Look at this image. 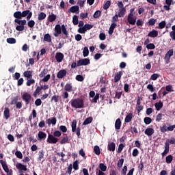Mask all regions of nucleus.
I'll return each instance as SVG.
<instances>
[{
    "label": "nucleus",
    "mask_w": 175,
    "mask_h": 175,
    "mask_svg": "<svg viewBox=\"0 0 175 175\" xmlns=\"http://www.w3.org/2000/svg\"><path fill=\"white\" fill-rule=\"evenodd\" d=\"M70 103L74 109H83L84 107V100L83 98H72Z\"/></svg>",
    "instance_id": "f257e3e1"
},
{
    "label": "nucleus",
    "mask_w": 175,
    "mask_h": 175,
    "mask_svg": "<svg viewBox=\"0 0 175 175\" xmlns=\"http://www.w3.org/2000/svg\"><path fill=\"white\" fill-rule=\"evenodd\" d=\"M136 20H137V17L135 16V8H131L127 16V21L130 25H135Z\"/></svg>",
    "instance_id": "f03ea898"
},
{
    "label": "nucleus",
    "mask_w": 175,
    "mask_h": 175,
    "mask_svg": "<svg viewBox=\"0 0 175 175\" xmlns=\"http://www.w3.org/2000/svg\"><path fill=\"white\" fill-rule=\"evenodd\" d=\"M14 23L19 25L16 27V31H24V29H25V27L24 25H27V21L15 19Z\"/></svg>",
    "instance_id": "7ed1b4c3"
},
{
    "label": "nucleus",
    "mask_w": 175,
    "mask_h": 175,
    "mask_svg": "<svg viewBox=\"0 0 175 175\" xmlns=\"http://www.w3.org/2000/svg\"><path fill=\"white\" fill-rule=\"evenodd\" d=\"M0 163L5 173H7V175H12L13 174V170H9V167H8V164H6V162L3 161V160H0ZM1 175H5V174L1 173Z\"/></svg>",
    "instance_id": "20e7f679"
},
{
    "label": "nucleus",
    "mask_w": 175,
    "mask_h": 175,
    "mask_svg": "<svg viewBox=\"0 0 175 175\" xmlns=\"http://www.w3.org/2000/svg\"><path fill=\"white\" fill-rule=\"evenodd\" d=\"M173 54H174V51L173 49H170L167 53L165 54L164 57L165 62V64H170V58L172 57Z\"/></svg>",
    "instance_id": "39448f33"
},
{
    "label": "nucleus",
    "mask_w": 175,
    "mask_h": 175,
    "mask_svg": "<svg viewBox=\"0 0 175 175\" xmlns=\"http://www.w3.org/2000/svg\"><path fill=\"white\" fill-rule=\"evenodd\" d=\"M90 64L91 62L88 58L81 59L77 61V66H86V65H90Z\"/></svg>",
    "instance_id": "423d86ee"
},
{
    "label": "nucleus",
    "mask_w": 175,
    "mask_h": 175,
    "mask_svg": "<svg viewBox=\"0 0 175 175\" xmlns=\"http://www.w3.org/2000/svg\"><path fill=\"white\" fill-rule=\"evenodd\" d=\"M46 142L49 144H57L58 143V138L51 134H49Z\"/></svg>",
    "instance_id": "0eeeda50"
},
{
    "label": "nucleus",
    "mask_w": 175,
    "mask_h": 175,
    "mask_svg": "<svg viewBox=\"0 0 175 175\" xmlns=\"http://www.w3.org/2000/svg\"><path fill=\"white\" fill-rule=\"evenodd\" d=\"M31 98L32 97L28 92H25L22 96V99L25 102V105H29Z\"/></svg>",
    "instance_id": "6e6552de"
},
{
    "label": "nucleus",
    "mask_w": 175,
    "mask_h": 175,
    "mask_svg": "<svg viewBox=\"0 0 175 175\" xmlns=\"http://www.w3.org/2000/svg\"><path fill=\"white\" fill-rule=\"evenodd\" d=\"M62 31V26L61 25L57 24L55 27V33H54V36L55 38H58L59 35H61Z\"/></svg>",
    "instance_id": "1a4fd4ad"
},
{
    "label": "nucleus",
    "mask_w": 175,
    "mask_h": 175,
    "mask_svg": "<svg viewBox=\"0 0 175 175\" xmlns=\"http://www.w3.org/2000/svg\"><path fill=\"white\" fill-rule=\"evenodd\" d=\"M23 17H26L27 21H29V20H31V18L32 17V12L29 10L22 12V18Z\"/></svg>",
    "instance_id": "9d476101"
},
{
    "label": "nucleus",
    "mask_w": 175,
    "mask_h": 175,
    "mask_svg": "<svg viewBox=\"0 0 175 175\" xmlns=\"http://www.w3.org/2000/svg\"><path fill=\"white\" fill-rule=\"evenodd\" d=\"M80 10V7L79 5H74L70 8L68 10V13H76L79 14V11Z\"/></svg>",
    "instance_id": "9b49d317"
},
{
    "label": "nucleus",
    "mask_w": 175,
    "mask_h": 175,
    "mask_svg": "<svg viewBox=\"0 0 175 175\" xmlns=\"http://www.w3.org/2000/svg\"><path fill=\"white\" fill-rule=\"evenodd\" d=\"M46 137H47V134L43 131H39L38 134V140L41 142V140H45Z\"/></svg>",
    "instance_id": "f8f14e48"
},
{
    "label": "nucleus",
    "mask_w": 175,
    "mask_h": 175,
    "mask_svg": "<svg viewBox=\"0 0 175 175\" xmlns=\"http://www.w3.org/2000/svg\"><path fill=\"white\" fill-rule=\"evenodd\" d=\"M164 148H165L164 151L161 153L163 158V157H166L167 154H169V151H170L169 142L165 143Z\"/></svg>",
    "instance_id": "ddd939ff"
},
{
    "label": "nucleus",
    "mask_w": 175,
    "mask_h": 175,
    "mask_svg": "<svg viewBox=\"0 0 175 175\" xmlns=\"http://www.w3.org/2000/svg\"><path fill=\"white\" fill-rule=\"evenodd\" d=\"M66 70H60L57 74V79H64L66 76Z\"/></svg>",
    "instance_id": "4468645a"
},
{
    "label": "nucleus",
    "mask_w": 175,
    "mask_h": 175,
    "mask_svg": "<svg viewBox=\"0 0 175 175\" xmlns=\"http://www.w3.org/2000/svg\"><path fill=\"white\" fill-rule=\"evenodd\" d=\"M64 53L61 52H58L56 53L55 58L57 62H62V59H64Z\"/></svg>",
    "instance_id": "2eb2a0df"
},
{
    "label": "nucleus",
    "mask_w": 175,
    "mask_h": 175,
    "mask_svg": "<svg viewBox=\"0 0 175 175\" xmlns=\"http://www.w3.org/2000/svg\"><path fill=\"white\" fill-rule=\"evenodd\" d=\"M16 167L18 170H23V172H27V170H28L27 165H23L21 163H16Z\"/></svg>",
    "instance_id": "dca6fc26"
},
{
    "label": "nucleus",
    "mask_w": 175,
    "mask_h": 175,
    "mask_svg": "<svg viewBox=\"0 0 175 175\" xmlns=\"http://www.w3.org/2000/svg\"><path fill=\"white\" fill-rule=\"evenodd\" d=\"M46 124H48L49 126H50V125H55V124H57V118L53 117V118H51L46 120Z\"/></svg>",
    "instance_id": "f3484780"
},
{
    "label": "nucleus",
    "mask_w": 175,
    "mask_h": 175,
    "mask_svg": "<svg viewBox=\"0 0 175 175\" xmlns=\"http://www.w3.org/2000/svg\"><path fill=\"white\" fill-rule=\"evenodd\" d=\"M64 90L67 92H72L73 91V85H72V83H67L64 86Z\"/></svg>",
    "instance_id": "a211bd4d"
},
{
    "label": "nucleus",
    "mask_w": 175,
    "mask_h": 175,
    "mask_svg": "<svg viewBox=\"0 0 175 175\" xmlns=\"http://www.w3.org/2000/svg\"><path fill=\"white\" fill-rule=\"evenodd\" d=\"M121 76H122V72L119 71L118 72L114 77L113 81L114 83H118L120 80H121Z\"/></svg>",
    "instance_id": "6ab92c4d"
},
{
    "label": "nucleus",
    "mask_w": 175,
    "mask_h": 175,
    "mask_svg": "<svg viewBox=\"0 0 175 175\" xmlns=\"http://www.w3.org/2000/svg\"><path fill=\"white\" fill-rule=\"evenodd\" d=\"M33 73V70H27V71H25L23 72V76L24 77H26L27 79H32V75Z\"/></svg>",
    "instance_id": "aec40b11"
},
{
    "label": "nucleus",
    "mask_w": 175,
    "mask_h": 175,
    "mask_svg": "<svg viewBox=\"0 0 175 175\" xmlns=\"http://www.w3.org/2000/svg\"><path fill=\"white\" fill-rule=\"evenodd\" d=\"M3 116L5 120H9V118L10 117V109H9V108L5 107L4 109Z\"/></svg>",
    "instance_id": "412c9836"
},
{
    "label": "nucleus",
    "mask_w": 175,
    "mask_h": 175,
    "mask_svg": "<svg viewBox=\"0 0 175 175\" xmlns=\"http://www.w3.org/2000/svg\"><path fill=\"white\" fill-rule=\"evenodd\" d=\"M107 150L108 151H116V144L114 142L109 143L107 146Z\"/></svg>",
    "instance_id": "4be33fe9"
},
{
    "label": "nucleus",
    "mask_w": 175,
    "mask_h": 175,
    "mask_svg": "<svg viewBox=\"0 0 175 175\" xmlns=\"http://www.w3.org/2000/svg\"><path fill=\"white\" fill-rule=\"evenodd\" d=\"M148 36L149 38H157L158 36V31L152 29L148 33Z\"/></svg>",
    "instance_id": "5701e85b"
},
{
    "label": "nucleus",
    "mask_w": 175,
    "mask_h": 175,
    "mask_svg": "<svg viewBox=\"0 0 175 175\" xmlns=\"http://www.w3.org/2000/svg\"><path fill=\"white\" fill-rule=\"evenodd\" d=\"M154 129L148 128L145 130L144 133L147 136H152V135H154Z\"/></svg>",
    "instance_id": "b1692460"
},
{
    "label": "nucleus",
    "mask_w": 175,
    "mask_h": 175,
    "mask_svg": "<svg viewBox=\"0 0 175 175\" xmlns=\"http://www.w3.org/2000/svg\"><path fill=\"white\" fill-rule=\"evenodd\" d=\"M116 27H117V23H111V25L109 27L108 33L109 35H113V32H114V29H116Z\"/></svg>",
    "instance_id": "393cba45"
},
{
    "label": "nucleus",
    "mask_w": 175,
    "mask_h": 175,
    "mask_svg": "<svg viewBox=\"0 0 175 175\" xmlns=\"http://www.w3.org/2000/svg\"><path fill=\"white\" fill-rule=\"evenodd\" d=\"M154 107L156 110L157 111H159V110H161V109L163 107V103H162V101L160 100L159 103H156L154 104Z\"/></svg>",
    "instance_id": "a878e982"
},
{
    "label": "nucleus",
    "mask_w": 175,
    "mask_h": 175,
    "mask_svg": "<svg viewBox=\"0 0 175 175\" xmlns=\"http://www.w3.org/2000/svg\"><path fill=\"white\" fill-rule=\"evenodd\" d=\"M55 20H57V15L53 13L49 15L48 21H49V23H53V21H55Z\"/></svg>",
    "instance_id": "bb28decb"
},
{
    "label": "nucleus",
    "mask_w": 175,
    "mask_h": 175,
    "mask_svg": "<svg viewBox=\"0 0 175 175\" xmlns=\"http://www.w3.org/2000/svg\"><path fill=\"white\" fill-rule=\"evenodd\" d=\"M132 118H133V113H129L124 119V122H131L132 121Z\"/></svg>",
    "instance_id": "cd10ccee"
},
{
    "label": "nucleus",
    "mask_w": 175,
    "mask_h": 175,
    "mask_svg": "<svg viewBox=\"0 0 175 175\" xmlns=\"http://www.w3.org/2000/svg\"><path fill=\"white\" fill-rule=\"evenodd\" d=\"M14 17L16 19H21V18H23V12H21L20 11L15 12L14 13Z\"/></svg>",
    "instance_id": "c85d7f7f"
},
{
    "label": "nucleus",
    "mask_w": 175,
    "mask_h": 175,
    "mask_svg": "<svg viewBox=\"0 0 175 175\" xmlns=\"http://www.w3.org/2000/svg\"><path fill=\"white\" fill-rule=\"evenodd\" d=\"M115 129L117 130L121 129V119L118 118L115 122Z\"/></svg>",
    "instance_id": "c756f323"
},
{
    "label": "nucleus",
    "mask_w": 175,
    "mask_h": 175,
    "mask_svg": "<svg viewBox=\"0 0 175 175\" xmlns=\"http://www.w3.org/2000/svg\"><path fill=\"white\" fill-rule=\"evenodd\" d=\"M126 12V8H120L118 16H119V17H124V16H125Z\"/></svg>",
    "instance_id": "7c9ffc66"
},
{
    "label": "nucleus",
    "mask_w": 175,
    "mask_h": 175,
    "mask_svg": "<svg viewBox=\"0 0 175 175\" xmlns=\"http://www.w3.org/2000/svg\"><path fill=\"white\" fill-rule=\"evenodd\" d=\"M92 121H94V118L90 116L84 120V122H83V125H88L89 124H91Z\"/></svg>",
    "instance_id": "2f4dec72"
},
{
    "label": "nucleus",
    "mask_w": 175,
    "mask_h": 175,
    "mask_svg": "<svg viewBox=\"0 0 175 175\" xmlns=\"http://www.w3.org/2000/svg\"><path fill=\"white\" fill-rule=\"evenodd\" d=\"M41 91H42V88L40 86H37V88L33 93L34 98H36V96H38V95H40Z\"/></svg>",
    "instance_id": "473e14b6"
},
{
    "label": "nucleus",
    "mask_w": 175,
    "mask_h": 175,
    "mask_svg": "<svg viewBox=\"0 0 175 175\" xmlns=\"http://www.w3.org/2000/svg\"><path fill=\"white\" fill-rule=\"evenodd\" d=\"M46 13L40 12L38 14V20H39V21H42V20H44V18H46Z\"/></svg>",
    "instance_id": "72a5a7b5"
},
{
    "label": "nucleus",
    "mask_w": 175,
    "mask_h": 175,
    "mask_svg": "<svg viewBox=\"0 0 175 175\" xmlns=\"http://www.w3.org/2000/svg\"><path fill=\"white\" fill-rule=\"evenodd\" d=\"M44 158V150H41L38 152V161H42Z\"/></svg>",
    "instance_id": "f704fd0d"
},
{
    "label": "nucleus",
    "mask_w": 175,
    "mask_h": 175,
    "mask_svg": "<svg viewBox=\"0 0 175 175\" xmlns=\"http://www.w3.org/2000/svg\"><path fill=\"white\" fill-rule=\"evenodd\" d=\"M44 42H47L48 43H51V36L49 33H46L44 36Z\"/></svg>",
    "instance_id": "c9c22d12"
},
{
    "label": "nucleus",
    "mask_w": 175,
    "mask_h": 175,
    "mask_svg": "<svg viewBox=\"0 0 175 175\" xmlns=\"http://www.w3.org/2000/svg\"><path fill=\"white\" fill-rule=\"evenodd\" d=\"M73 169V165L72 164H70L68 167H67V170L66 172V173L64 174V175L66 174H72V170Z\"/></svg>",
    "instance_id": "e433bc0d"
},
{
    "label": "nucleus",
    "mask_w": 175,
    "mask_h": 175,
    "mask_svg": "<svg viewBox=\"0 0 175 175\" xmlns=\"http://www.w3.org/2000/svg\"><path fill=\"white\" fill-rule=\"evenodd\" d=\"M62 32L66 38L69 36V33H68V30H66V27H65V25H62Z\"/></svg>",
    "instance_id": "4c0bfd02"
},
{
    "label": "nucleus",
    "mask_w": 175,
    "mask_h": 175,
    "mask_svg": "<svg viewBox=\"0 0 175 175\" xmlns=\"http://www.w3.org/2000/svg\"><path fill=\"white\" fill-rule=\"evenodd\" d=\"M94 152L96 155H100V148L98 146H95L94 147Z\"/></svg>",
    "instance_id": "58836bf2"
},
{
    "label": "nucleus",
    "mask_w": 175,
    "mask_h": 175,
    "mask_svg": "<svg viewBox=\"0 0 175 175\" xmlns=\"http://www.w3.org/2000/svg\"><path fill=\"white\" fill-rule=\"evenodd\" d=\"M31 84H35V79L32 78L27 79L26 85L27 87H31Z\"/></svg>",
    "instance_id": "ea45409f"
},
{
    "label": "nucleus",
    "mask_w": 175,
    "mask_h": 175,
    "mask_svg": "<svg viewBox=\"0 0 175 175\" xmlns=\"http://www.w3.org/2000/svg\"><path fill=\"white\" fill-rule=\"evenodd\" d=\"M72 24L77 25L79 24V16L77 15H74L72 16Z\"/></svg>",
    "instance_id": "a19ab883"
},
{
    "label": "nucleus",
    "mask_w": 175,
    "mask_h": 175,
    "mask_svg": "<svg viewBox=\"0 0 175 175\" xmlns=\"http://www.w3.org/2000/svg\"><path fill=\"white\" fill-rule=\"evenodd\" d=\"M77 125V121L76 120H74L72 122L71 128H72V132H76V126Z\"/></svg>",
    "instance_id": "79ce46f5"
},
{
    "label": "nucleus",
    "mask_w": 175,
    "mask_h": 175,
    "mask_svg": "<svg viewBox=\"0 0 175 175\" xmlns=\"http://www.w3.org/2000/svg\"><path fill=\"white\" fill-rule=\"evenodd\" d=\"M99 169L100 170V172H106V170H107V166H106L105 165H104L103 163H100L99 164Z\"/></svg>",
    "instance_id": "37998d69"
},
{
    "label": "nucleus",
    "mask_w": 175,
    "mask_h": 175,
    "mask_svg": "<svg viewBox=\"0 0 175 175\" xmlns=\"http://www.w3.org/2000/svg\"><path fill=\"white\" fill-rule=\"evenodd\" d=\"M144 122H145L146 125H150L151 122H152V119L150 117H146L144 119Z\"/></svg>",
    "instance_id": "c03bdc74"
},
{
    "label": "nucleus",
    "mask_w": 175,
    "mask_h": 175,
    "mask_svg": "<svg viewBox=\"0 0 175 175\" xmlns=\"http://www.w3.org/2000/svg\"><path fill=\"white\" fill-rule=\"evenodd\" d=\"M166 163H172L173 162V157L172 154H170L165 157Z\"/></svg>",
    "instance_id": "a18cd8bd"
},
{
    "label": "nucleus",
    "mask_w": 175,
    "mask_h": 175,
    "mask_svg": "<svg viewBox=\"0 0 175 175\" xmlns=\"http://www.w3.org/2000/svg\"><path fill=\"white\" fill-rule=\"evenodd\" d=\"M83 57H88L90 54V51L88 50V47L85 46L83 51Z\"/></svg>",
    "instance_id": "49530a36"
},
{
    "label": "nucleus",
    "mask_w": 175,
    "mask_h": 175,
    "mask_svg": "<svg viewBox=\"0 0 175 175\" xmlns=\"http://www.w3.org/2000/svg\"><path fill=\"white\" fill-rule=\"evenodd\" d=\"M101 14H102V12H100V10L96 11L93 14L94 18H99V17H100Z\"/></svg>",
    "instance_id": "de8ad7c7"
},
{
    "label": "nucleus",
    "mask_w": 175,
    "mask_h": 175,
    "mask_svg": "<svg viewBox=\"0 0 175 175\" xmlns=\"http://www.w3.org/2000/svg\"><path fill=\"white\" fill-rule=\"evenodd\" d=\"M110 5H111V1H106V3L103 5L104 10H107V9H109V8H110Z\"/></svg>",
    "instance_id": "09e8293b"
},
{
    "label": "nucleus",
    "mask_w": 175,
    "mask_h": 175,
    "mask_svg": "<svg viewBox=\"0 0 175 175\" xmlns=\"http://www.w3.org/2000/svg\"><path fill=\"white\" fill-rule=\"evenodd\" d=\"M27 26L29 28H33L35 27V21L33 20H30L27 22Z\"/></svg>",
    "instance_id": "8fccbe9b"
},
{
    "label": "nucleus",
    "mask_w": 175,
    "mask_h": 175,
    "mask_svg": "<svg viewBox=\"0 0 175 175\" xmlns=\"http://www.w3.org/2000/svg\"><path fill=\"white\" fill-rule=\"evenodd\" d=\"M7 43H9V44H14L16 43V40L14 38H7Z\"/></svg>",
    "instance_id": "3c124183"
},
{
    "label": "nucleus",
    "mask_w": 175,
    "mask_h": 175,
    "mask_svg": "<svg viewBox=\"0 0 175 175\" xmlns=\"http://www.w3.org/2000/svg\"><path fill=\"white\" fill-rule=\"evenodd\" d=\"M68 142H69V138L68 136L64 137L60 142V144H66Z\"/></svg>",
    "instance_id": "603ef678"
},
{
    "label": "nucleus",
    "mask_w": 175,
    "mask_h": 175,
    "mask_svg": "<svg viewBox=\"0 0 175 175\" xmlns=\"http://www.w3.org/2000/svg\"><path fill=\"white\" fill-rule=\"evenodd\" d=\"M165 27H166V22L165 21H163L159 23V29H163Z\"/></svg>",
    "instance_id": "864d4df0"
},
{
    "label": "nucleus",
    "mask_w": 175,
    "mask_h": 175,
    "mask_svg": "<svg viewBox=\"0 0 175 175\" xmlns=\"http://www.w3.org/2000/svg\"><path fill=\"white\" fill-rule=\"evenodd\" d=\"M98 99H99V94H96L92 100H90L92 103H98Z\"/></svg>",
    "instance_id": "5fc2aeb1"
},
{
    "label": "nucleus",
    "mask_w": 175,
    "mask_h": 175,
    "mask_svg": "<svg viewBox=\"0 0 175 175\" xmlns=\"http://www.w3.org/2000/svg\"><path fill=\"white\" fill-rule=\"evenodd\" d=\"M125 147L124 145H123V144H120L118 146L117 152L118 154H121V152H122V150H124V148Z\"/></svg>",
    "instance_id": "6e6d98bb"
},
{
    "label": "nucleus",
    "mask_w": 175,
    "mask_h": 175,
    "mask_svg": "<svg viewBox=\"0 0 175 175\" xmlns=\"http://www.w3.org/2000/svg\"><path fill=\"white\" fill-rule=\"evenodd\" d=\"M155 23H157V19H154V18H152L148 20V24L149 25L152 26V25H155Z\"/></svg>",
    "instance_id": "4d7b16f0"
},
{
    "label": "nucleus",
    "mask_w": 175,
    "mask_h": 175,
    "mask_svg": "<svg viewBox=\"0 0 175 175\" xmlns=\"http://www.w3.org/2000/svg\"><path fill=\"white\" fill-rule=\"evenodd\" d=\"M49 72V70L44 68L41 72L40 74L39 75V77L40 78L42 77H44L45 75H47V72Z\"/></svg>",
    "instance_id": "13d9d810"
},
{
    "label": "nucleus",
    "mask_w": 175,
    "mask_h": 175,
    "mask_svg": "<svg viewBox=\"0 0 175 175\" xmlns=\"http://www.w3.org/2000/svg\"><path fill=\"white\" fill-rule=\"evenodd\" d=\"M146 49H148V50H154L155 49V44L152 43L148 44L146 45Z\"/></svg>",
    "instance_id": "bf43d9fd"
},
{
    "label": "nucleus",
    "mask_w": 175,
    "mask_h": 175,
    "mask_svg": "<svg viewBox=\"0 0 175 175\" xmlns=\"http://www.w3.org/2000/svg\"><path fill=\"white\" fill-rule=\"evenodd\" d=\"M58 98H59V96H57V95L53 96L51 99V102H55V103H58Z\"/></svg>",
    "instance_id": "052dcab7"
},
{
    "label": "nucleus",
    "mask_w": 175,
    "mask_h": 175,
    "mask_svg": "<svg viewBox=\"0 0 175 175\" xmlns=\"http://www.w3.org/2000/svg\"><path fill=\"white\" fill-rule=\"evenodd\" d=\"M78 32L79 33H85V32H87V30H85V26H83L82 27H79L78 29Z\"/></svg>",
    "instance_id": "680f3d73"
},
{
    "label": "nucleus",
    "mask_w": 175,
    "mask_h": 175,
    "mask_svg": "<svg viewBox=\"0 0 175 175\" xmlns=\"http://www.w3.org/2000/svg\"><path fill=\"white\" fill-rule=\"evenodd\" d=\"M18 102V96L14 97L11 100V105H16Z\"/></svg>",
    "instance_id": "e2e57ef3"
},
{
    "label": "nucleus",
    "mask_w": 175,
    "mask_h": 175,
    "mask_svg": "<svg viewBox=\"0 0 175 175\" xmlns=\"http://www.w3.org/2000/svg\"><path fill=\"white\" fill-rule=\"evenodd\" d=\"M122 165H124V159H120L118 162L117 166L118 167L121 168L122 167Z\"/></svg>",
    "instance_id": "0e129e2a"
},
{
    "label": "nucleus",
    "mask_w": 175,
    "mask_h": 175,
    "mask_svg": "<svg viewBox=\"0 0 175 175\" xmlns=\"http://www.w3.org/2000/svg\"><path fill=\"white\" fill-rule=\"evenodd\" d=\"M75 79L77 81H84V77L83 75H77Z\"/></svg>",
    "instance_id": "69168bd1"
},
{
    "label": "nucleus",
    "mask_w": 175,
    "mask_h": 175,
    "mask_svg": "<svg viewBox=\"0 0 175 175\" xmlns=\"http://www.w3.org/2000/svg\"><path fill=\"white\" fill-rule=\"evenodd\" d=\"M159 74H157V73H154L153 75H151L150 77V80H157V79H158V77H159Z\"/></svg>",
    "instance_id": "338daca9"
},
{
    "label": "nucleus",
    "mask_w": 175,
    "mask_h": 175,
    "mask_svg": "<svg viewBox=\"0 0 175 175\" xmlns=\"http://www.w3.org/2000/svg\"><path fill=\"white\" fill-rule=\"evenodd\" d=\"M15 155L17 158H18L19 159H23V153H21V152L20 151H16L15 152Z\"/></svg>",
    "instance_id": "774afa93"
}]
</instances>
